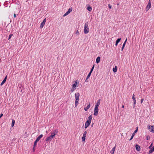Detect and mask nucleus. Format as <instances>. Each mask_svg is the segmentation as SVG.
I'll use <instances>...</instances> for the list:
<instances>
[{
	"instance_id": "36",
	"label": "nucleus",
	"mask_w": 154,
	"mask_h": 154,
	"mask_svg": "<svg viewBox=\"0 0 154 154\" xmlns=\"http://www.w3.org/2000/svg\"><path fill=\"white\" fill-rule=\"evenodd\" d=\"M108 7L109 8L111 9L112 8V6L110 4L108 5Z\"/></svg>"
},
{
	"instance_id": "41",
	"label": "nucleus",
	"mask_w": 154,
	"mask_h": 154,
	"mask_svg": "<svg viewBox=\"0 0 154 154\" xmlns=\"http://www.w3.org/2000/svg\"><path fill=\"white\" fill-rule=\"evenodd\" d=\"M74 90V89L72 90V89H71V92H73V91Z\"/></svg>"
},
{
	"instance_id": "32",
	"label": "nucleus",
	"mask_w": 154,
	"mask_h": 154,
	"mask_svg": "<svg viewBox=\"0 0 154 154\" xmlns=\"http://www.w3.org/2000/svg\"><path fill=\"white\" fill-rule=\"evenodd\" d=\"M69 14L67 12L65 14H64V15H63V16L65 17V16H66L67 15H68Z\"/></svg>"
},
{
	"instance_id": "11",
	"label": "nucleus",
	"mask_w": 154,
	"mask_h": 154,
	"mask_svg": "<svg viewBox=\"0 0 154 154\" xmlns=\"http://www.w3.org/2000/svg\"><path fill=\"white\" fill-rule=\"evenodd\" d=\"M58 133V131L56 129L53 131V132L51 133V135H52L54 137L57 135Z\"/></svg>"
},
{
	"instance_id": "31",
	"label": "nucleus",
	"mask_w": 154,
	"mask_h": 154,
	"mask_svg": "<svg viewBox=\"0 0 154 154\" xmlns=\"http://www.w3.org/2000/svg\"><path fill=\"white\" fill-rule=\"evenodd\" d=\"M149 139H150L149 136V135L147 136L146 137V140H148Z\"/></svg>"
},
{
	"instance_id": "43",
	"label": "nucleus",
	"mask_w": 154,
	"mask_h": 154,
	"mask_svg": "<svg viewBox=\"0 0 154 154\" xmlns=\"http://www.w3.org/2000/svg\"><path fill=\"white\" fill-rule=\"evenodd\" d=\"M122 108H124V106L123 105H122Z\"/></svg>"
},
{
	"instance_id": "5",
	"label": "nucleus",
	"mask_w": 154,
	"mask_h": 154,
	"mask_svg": "<svg viewBox=\"0 0 154 154\" xmlns=\"http://www.w3.org/2000/svg\"><path fill=\"white\" fill-rule=\"evenodd\" d=\"M148 128L151 132L154 133V125L151 126L150 125H148Z\"/></svg>"
},
{
	"instance_id": "7",
	"label": "nucleus",
	"mask_w": 154,
	"mask_h": 154,
	"mask_svg": "<svg viewBox=\"0 0 154 154\" xmlns=\"http://www.w3.org/2000/svg\"><path fill=\"white\" fill-rule=\"evenodd\" d=\"M151 3L150 2V0H149L148 4L146 6V11H147L148 10H149L150 8H151Z\"/></svg>"
},
{
	"instance_id": "27",
	"label": "nucleus",
	"mask_w": 154,
	"mask_h": 154,
	"mask_svg": "<svg viewBox=\"0 0 154 154\" xmlns=\"http://www.w3.org/2000/svg\"><path fill=\"white\" fill-rule=\"evenodd\" d=\"M72 11V8H69L68 11H67V12H68L69 14Z\"/></svg>"
},
{
	"instance_id": "25",
	"label": "nucleus",
	"mask_w": 154,
	"mask_h": 154,
	"mask_svg": "<svg viewBox=\"0 0 154 154\" xmlns=\"http://www.w3.org/2000/svg\"><path fill=\"white\" fill-rule=\"evenodd\" d=\"M77 85V82L76 81H75L74 84L72 85V87L73 88H75Z\"/></svg>"
},
{
	"instance_id": "3",
	"label": "nucleus",
	"mask_w": 154,
	"mask_h": 154,
	"mask_svg": "<svg viewBox=\"0 0 154 154\" xmlns=\"http://www.w3.org/2000/svg\"><path fill=\"white\" fill-rule=\"evenodd\" d=\"M89 28L88 26V22H87L85 23L84 29V33L85 34H87L89 32Z\"/></svg>"
},
{
	"instance_id": "46",
	"label": "nucleus",
	"mask_w": 154,
	"mask_h": 154,
	"mask_svg": "<svg viewBox=\"0 0 154 154\" xmlns=\"http://www.w3.org/2000/svg\"><path fill=\"white\" fill-rule=\"evenodd\" d=\"M1 118H0V119Z\"/></svg>"
},
{
	"instance_id": "44",
	"label": "nucleus",
	"mask_w": 154,
	"mask_h": 154,
	"mask_svg": "<svg viewBox=\"0 0 154 154\" xmlns=\"http://www.w3.org/2000/svg\"><path fill=\"white\" fill-rule=\"evenodd\" d=\"M114 152H112V154H114Z\"/></svg>"
},
{
	"instance_id": "40",
	"label": "nucleus",
	"mask_w": 154,
	"mask_h": 154,
	"mask_svg": "<svg viewBox=\"0 0 154 154\" xmlns=\"http://www.w3.org/2000/svg\"><path fill=\"white\" fill-rule=\"evenodd\" d=\"M14 17H16V15L15 14H14Z\"/></svg>"
},
{
	"instance_id": "21",
	"label": "nucleus",
	"mask_w": 154,
	"mask_h": 154,
	"mask_svg": "<svg viewBox=\"0 0 154 154\" xmlns=\"http://www.w3.org/2000/svg\"><path fill=\"white\" fill-rule=\"evenodd\" d=\"M150 149V150L149 151V153H151L154 151V146Z\"/></svg>"
},
{
	"instance_id": "17",
	"label": "nucleus",
	"mask_w": 154,
	"mask_h": 154,
	"mask_svg": "<svg viewBox=\"0 0 154 154\" xmlns=\"http://www.w3.org/2000/svg\"><path fill=\"white\" fill-rule=\"evenodd\" d=\"M100 58L99 57H97L96 59V62L97 63H98L100 61Z\"/></svg>"
},
{
	"instance_id": "33",
	"label": "nucleus",
	"mask_w": 154,
	"mask_h": 154,
	"mask_svg": "<svg viewBox=\"0 0 154 154\" xmlns=\"http://www.w3.org/2000/svg\"><path fill=\"white\" fill-rule=\"evenodd\" d=\"M79 32L78 31V30H77L76 33H75V34L76 35H79Z\"/></svg>"
},
{
	"instance_id": "22",
	"label": "nucleus",
	"mask_w": 154,
	"mask_h": 154,
	"mask_svg": "<svg viewBox=\"0 0 154 154\" xmlns=\"http://www.w3.org/2000/svg\"><path fill=\"white\" fill-rule=\"evenodd\" d=\"M87 9L90 12L92 10L91 7L90 6H88Z\"/></svg>"
},
{
	"instance_id": "38",
	"label": "nucleus",
	"mask_w": 154,
	"mask_h": 154,
	"mask_svg": "<svg viewBox=\"0 0 154 154\" xmlns=\"http://www.w3.org/2000/svg\"><path fill=\"white\" fill-rule=\"evenodd\" d=\"M133 101H134V104H136V100H133Z\"/></svg>"
},
{
	"instance_id": "19",
	"label": "nucleus",
	"mask_w": 154,
	"mask_h": 154,
	"mask_svg": "<svg viewBox=\"0 0 154 154\" xmlns=\"http://www.w3.org/2000/svg\"><path fill=\"white\" fill-rule=\"evenodd\" d=\"M117 66H116L114 68H113V71L114 72H116L117 71Z\"/></svg>"
},
{
	"instance_id": "26",
	"label": "nucleus",
	"mask_w": 154,
	"mask_h": 154,
	"mask_svg": "<svg viewBox=\"0 0 154 154\" xmlns=\"http://www.w3.org/2000/svg\"><path fill=\"white\" fill-rule=\"evenodd\" d=\"M38 141H37V140H35V141L34 142V147L36 145Z\"/></svg>"
},
{
	"instance_id": "8",
	"label": "nucleus",
	"mask_w": 154,
	"mask_h": 154,
	"mask_svg": "<svg viewBox=\"0 0 154 154\" xmlns=\"http://www.w3.org/2000/svg\"><path fill=\"white\" fill-rule=\"evenodd\" d=\"M87 134V132L85 131L83 133V135L82 137V140L84 142L85 140V137L86 136V134Z\"/></svg>"
},
{
	"instance_id": "37",
	"label": "nucleus",
	"mask_w": 154,
	"mask_h": 154,
	"mask_svg": "<svg viewBox=\"0 0 154 154\" xmlns=\"http://www.w3.org/2000/svg\"><path fill=\"white\" fill-rule=\"evenodd\" d=\"M143 100H144L143 98H142V99H141V101H140V102H141V103H142Z\"/></svg>"
},
{
	"instance_id": "12",
	"label": "nucleus",
	"mask_w": 154,
	"mask_h": 154,
	"mask_svg": "<svg viewBox=\"0 0 154 154\" xmlns=\"http://www.w3.org/2000/svg\"><path fill=\"white\" fill-rule=\"evenodd\" d=\"M135 147H136V150L137 151H140V146H139L137 144H136V145H135Z\"/></svg>"
},
{
	"instance_id": "30",
	"label": "nucleus",
	"mask_w": 154,
	"mask_h": 154,
	"mask_svg": "<svg viewBox=\"0 0 154 154\" xmlns=\"http://www.w3.org/2000/svg\"><path fill=\"white\" fill-rule=\"evenodd\" d=\"M152 145H153V143H151V145H150V146L149 147V149H151L152 147Z\"/></svg>"
},
{
	"instance_id": "1",
	"label": "nucleus",
	"mask_w": 154,
	"mask_h": 154,
	"mask_svg": "<svg viewBox=\"0 0 154 154\" xmlns=\"http://www.w3.org/2000/svg\"><path fill=\"white\" fill-rule=\"evenodd\" d=\"M92 118L91 115L89 116L88 117V120L85 123V128H87L89 126V125L91 124Z\"/></svg>"
},
{
	"instance_id": "35",
	"label": "nucleus",
	"mask_w": 154,
	"mask_h": 154,
	"mask_svg": "<svg viewBox=\"0 0 154 154\" xmlns=\"http://www.w3.org/2000/svg\"><path fill=\"white\" fill-rule=\"evenodd\" d=\"M12 35V34H10L9 35V37H8V39H9L11 38Z\"/></svg>"
},
{
	"instance_id": "2",
	"label": "nucleus",
	"mask_w": 154,
	"mask_h": 154,
	"mask_svg": "<svg viewBox=\"0 0 154 154\" xmlns=\"http://www.w3.org/2000/svg\"><path fill=\"white\" fill-rule=\"evenodd\" d=\"M79 96L80 94L79 93L75 94V107H76L79 104L78 102L79 101Z\"/></svg>"
},
{
	"instance_id": "23",
	"label": "nucleus",
	"mask_w": 154,
	"mask_h": 154,
	"mask_svg": "<svg viewBox=\"0 0 154 154\" xmlns=\"http://www.w3.org/2000/svg\"><path fill=\"white\" fill-rule=\"evenodd\" d=\"M91 72H89L88 74L87 75L86 79V81H87V80L89 79V78L90 77V76H91Z\"/></svg>"
},
{
	"instance_id": "29",
	"label": "nucleus",
	"mask_w": 154,
	"mask_h": 154,
	"mask_svg": "<svg viewBox=\"0 0 154 154\" xmlns=\"http://www.w3.org/2000/svg\"><path fill=\"white\" fill-rule=\"evenodd\" d=\"M115 149H116V147H113L112 150V152H115Z\"/></svg>"
},
{
	"instance_id": "34",
	"label": "nucleus",
	"mask_w": 154,
	"mask_h": 154,
	"mask_svg": "<svg viewBox=\"0 0 154 154\" xmlns=\"http://www.w3.org/2000/svg\"><path fill=\"white\" fill-rule=\"evenodd\" d=\"M134 96L135 95L134 94H133L132 96V99H133V100H136L135 98L134 97Z\"/></svg>"
},
{
	"instance_id": "13",
	"label": "nucleus",
	"mask_w": 154,
	"mask_h": 154,
	"mask_svg": "<svg viewBox=\"0 0 154 154\" xmlns=\"http://www.w3.org/2000/svg\"><path fill=\"white\" fill-rule=\"evenodd\" d=\"M100 99H99L97 102V103H96V104L95 105V106H96L97 107H98L99 105L100 104Z\"/></svg>"
},
{
	"instance_id": "42",
	"label": "nucleus",
	"mask_w": 154,
	"mask_h": 154,
	"mask_svg": "<svg viewBox=\"0 0 154 154\" xmlns=\"http://www.w3.org/2000/svg\"><path fill=\"white\" fill-rule=\"evenodd\" d=\"M134 108L135 107V104H134Z\"/></svg>"
},
{
	"instance_id": "16",
	"label": "nucleus",
	"mask_w": 154,
	"mask_h": 154,
	"mask_svg": "<svg viewBox=\"0 0 154 154\" xmlns=\"http://www.w3.org/2000/svg\"><path fill=\"white\" fill-rule=\"evenodd\" d=\"M43 135L42 134L40 135L38 137L36 138V140L38 141L42 137Z\"/></svg>"
},
{
	"instance_id": "24",
	"label": "nucleus",
	"mask_w": 154,
	"mask_h": 154,
	"mask_svg": "<svg viewBox=\"0 0 154 154\" xmlns=\"http://www.w3.org/2000/svg\"><path fill=\"white\" fill-rule=\"evenodd\" d=\"M15 120L14 119H13L12 120V123H11V126L12 127H13L14 126V123H15Z\"/></svg>"
},
{
	"instance_id": "4",
	"label": "nucleus",
	"mask_w": 154,
	"mask_h": 154,
	"mask_svg": "<svg viewBox=\"0 0 154 154\" xmlns=\"http://www.w3.org/2000/svg\"><path fill=\"white\" fill-rule=\"evenodd\" d=\"M94 116H97L98 114V107L95 106L94 110Z\"/></svg>"
},
{
	"instance_id": "10",
	"label": "nucleus",
	"mask_w": 154,
	"mask_h": 154,
	"mask_svg": "<svg viewBox=\"0 0 154 154\" xmlns=\"http://www.w3.org/2000/svg\"><path fill=\"white\" fill-rule=\"evenodd\" d=\"M138 131V128L137 127V129L134 131V132L132 134V136L131 138L129 140H131L133 138L134 136L135 135V133H136Z\"/></svg>"
},
{
	"instance_id": "14",
	"label": "nucleus",
	"mask_w": 154,
	"mask_h": 154,
	"mask_svg": "<svg viewBox=\"0 0 154 154\" xmlns=\"http://www.w3.org/2000/svg\"><path fill=\"white\" fill-rule=\"evenodd\" d=\"M7 78V76H6L5 77V78H4V80H3V81L2 82H1V83L0 84L2 86L4 84V83L5 82Z\"/></svg>"
},
{
	"instance_id": "6",
	"label": "nucleus",
	"mask_w": 154,
	"mask_h": 154,
	"mask_svg": "<svg viewBox=\"0 0 154 154\" xmlns=\"http://www.w3.org/2000/svg\"><path fill=\"white\" fill-rule=\"evenodd\" d=\"M54 137L52 135H51L49 137H48L47 138H46L45 139V141H51L52 140V139L54 138Z\"/></svg>"
},
{
	"instance_id": "28",
	"label": "nucleus",
	"mask_w": 154,
	"mask_h": 154,
	"mask_svg": "<svg viewBox=\"0 0 154 154\" xmlns=\"http://www.w3.org/2000/svg\"><path fill=\"white\" fill-rule=\"evenodd\" d=\"M94 65L92 66V67L91 68V69L90 71V72H92L93 71V69H94Z\"/></svg>"
},
{
	"instance_id": "15",
	"label": "nucleus",
	"mask_w": 154,
	"mask_h": 154,
	"mask_svg": "<svg viewBox=\"0 0 154 154\" xmlns=\"http://www.w3.org/2000/svg\"><path fill=\"white\" fill-rule=\"evenodd\" d=\"M90 107V103L89 104L85 107L84 108V110L85 111H86L87 110L89 109Z\"/></svg>"
},
{
	"instance_id": "45",
	"label": "nucleus",
	"mask_w": 154,
	"mask_h": 154,
	"mask_svg": "<svg viewBox=\"0 0 154 154\" xmlns=\"http://www.w3.org/2000/svg\"><path fill=\"white\" fill-rule=\"evenodd\" d=\"M117 5H119V4H117Z\"/></svg>"
},
{
	"instance_id": "39",
	"label": "nucleus",
	"mask_w": 154,
	"mask_h": 154,
	"mask_svg": "<svg viewBox=\"0 0 154 154\" xmlns=\"http://www.w3.org/2000/svg\"><path fill=\"white\" fill-rule=\"evenodd\" d=\"M3 116V114L2 113H1L0 115V118H1Z\"/></svg>"
},
{
	"instance_id": "18",
	"label": "nucleus",
	"mask_w": 154,
	"mask_h": 154,
	"mask_svg": "<svg viewBox=\"0 0 154 154\" xmlns=\"http://www.w3.org/2000/svg\"><path fill=\"white\" fill-rule=\"evenodd\" d=\"M127 38H126L125 41V42H124V43H123V45H122V51L123 50V49L125 47V44H126V42H127Z\"/></svg>"
},
{
	"instance_id": "20",
	"label": "nucleus",
	"mask_w": 154,
	"mask_h": 154,
	"mask_svg": "<svg viewBox=\"0 0 154 154\" xmlns=\"http://www.w3.org/2000/svg\"><path fill=\"white\" fill-rule=\"evenodd\" d=\"M121 40V38H118L116 41V44H115V45L116 46L118 43L120 42V41Z\"/></svg>"
},
{
	"instance_id": "9",
	"label": "nucleus",
	"mask_w": 154,
	"mask_h": 154,
	"mask_svg": "<svg viewBox=\"0 0 154 154\" xmlns=\"http://www.w3.org/2000/svg\"><path fill=\"white\" fill-rule=\"evenodd\" d=\"M46 21V18H45L42 22L40 26V28L42 29L44 26Z\"/></svg>"
}]
</instances>
